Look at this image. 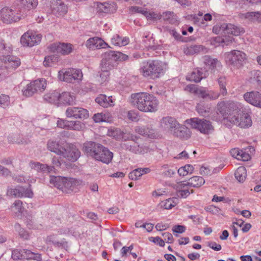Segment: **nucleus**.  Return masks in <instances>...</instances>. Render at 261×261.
<instances>
[{"mask_svg": "<svg viewBox=\"0 0 261 261\" xmlns=\"http://www.w3.org/2000/svg\"><path fill=\"white\" fill-rule=\"evenodd\" d=\"M203 60L204 64L211 70V72H215L222 69L221 63L217 59L205 56L204 57Z\"/></svg>", "mask_w": 261, "mask_h": 261, "instance_id": "22", "label": "nucleus"}, {"mask_svg": "<svg viewBox=\"0 0 261 261\" xmlns=\"http://www.w3.org/2000/svg\"><path fill=\"white\" fill-rule=\"evenodd\" d=\"M7 194L10 196L15 198L28 197L32 198L34 193L29 184V187L25 188L22 186H17L15 188H11L7 190Z\"/></svg>", "mask_w": 261, "mask_h": 261, "instance_id": "11", "label": "nucleus"}, {"mask_svg": "<svg viewBox=\"0 0 261 261\" xmlns=\"http://www.w3.org/2000/svg\"><path fill=\"white\" fill-rule=\"evenodd\" d=\"M246 168L243 166L238 167L234 173L236 178L239 182H243L246 179Z\"/></svg>", "mask_w": 261, "mask_h": 261, "instance_id": "44", "label": "nucleus"}, {"mask_svg": "<svg viewBox=\"0 0 261 261\" xmlns=\"http://www.w3.org/2000/svg\"><path fill=\"white\" fill-rule=\"evenodd\" d=\"M163 17L164 20L167 21L171 24H175L177 21L176 15L172 12L167 11L163 13L161 18Z\"/></svg>", "mask_w": 261, "mask_h": 261, "instance_id": "45", "label": "nucleus"}, {"mask_svg": "<svg viewBox=\"0 0 261 261\" xmlns=\"http://www.w3.org/2000/svg\"><path fill=\"white\" fill-rule=\"evenodd\" d=\"M135 130L136 133L142 136H147L149 138L153 137V135L151 132L153 130L148 127H146L145 126H137L135 127Z\"/></svg>", "mask_w": 261, "mask_h": 261, "instance_id": "47", "label": "nucleus"}, {"mask_svg": "<svg viewBox=\"0 0 261 261\" xmlns=\"http://www.w3.org/2000/svg\"><path fill=\"white\" fill-rule=\"evenodd\" d=\"M202 46L200 45H191L187 48L186 53L187 54L193 55L199 52Z\"/></svg>", "mask_w": 261, "mask_h": 261, "instance_id": "54", "label": "nucleus"}, {"mask_svg": "<svg viewBox=\"0 0 261 261\" xmlns=\"http://www.w3.org/2000/svg\"><path fill=\"white\" fill-rule=\"evenodd\" d=\"M250 158L251 157L249 153H246L243 150H240V155L238 160H242L243 161H247L249 160Z\"/></svg>", "mask_w": 261, "mask_h": 261, "instance_id": "63", "label": "nucleus"}, {"mask_svg": "<svg viewBox=\"0 0 261 261\" xmlns=\"http://www.w3.org/2000/svg\"><path fill=\"white\" fill-rule=\"evenodd\" d=\"M75 98L73 95H71L69 92H65L60 94L59 100L64 104L69 105L74 103Z\"/></svg>", "mask_w": 261, "mask_h": 261, "instance_id": "38", "label": "nucleus"}, {"mask_svg": "<svg viewBox=\"0 0 261 261\" xmlns=\"http://www.w3.org/2000/svg\"><path fill=\"white\" fill-rule=\"evenodd\" d=\"M251 74V80L252 81L257 82L258 84L261 83V71L253 70Z\"/></svg>", "mask_w": 261, "mask_h": 261, "instance_id": "55", "label": "nucleus"}, {"mask_svg": "<svg viewBox=\"0 0 261 261\" xmlns=\"http://www.w3.org/2000/svg\"><path fill=\"white\" fill-rule=\"evenodd\" d=\"M61 72L63 73L62 80L67 83H72L75 81L79 82L83 77L81 70L77 69L69 68L64 72L61 71L59 72L60 76Z\"/></svg>", "mask_w": 261, "mask_h": 261, "instance_id": "14", "label": "nucleus"}, {"mask_svg": "<svg viewBox=\"0 0 261 261\" xmlns=\"http://www.w3.org/2000/svg\"><path fill=\"white\" fill-rule=\"evenodd\" d=\"M207 246L215 251H220L222 248L221 245L212 241L207 242Z\"/></svg>", "mask_w": 261, "mask_h": 261, "instance_id": "64", "label": "nucleus"}, {"mask_svg": "<svg viewBox=\"0 0 261 261\" xmlns=\"http://www.w3.org/2000/svg\"><path fill=\"white\" fill-rule=\"evenodd\" d=\"M24 210V208L22 206V202L20 200H16L11 206V211L15 214L16 217L20 218H21Z\"/></svg>", "mask_w": 261, "mask_h": 261, "instance_id": "33", "label": "nucleus"}, {"mask_svg": "<svg viewBox=\"0 0 261 261\" xmlns=\"http://www.w3.org/2000/svg\"><path fill=\"white\" fill-rule=\"evenodd\" d=\"M86 45L90 49L105 48L108 46V44L98 37L89 38L86 43Z\"/></svg>", "mask_w": 261, "mask_h": 261, "instance_id": "23", "label": "nucleus"}, {"mask_svg": "<svg viewBox=\"0 0 261 261\" xmlns=\"http://www.w3.org/2000/svg\"><path fill=\"white\" fill-rule=\"evenodd\" d=\"M100 144L94 142H88L84 144L83 150L88 155L94 158Z\"/></svg>", "mask_w": 261, "mask_h": 261, "instance_id": "29", "label": "nucleus"}, {"mask_svg": "<svg viewBox=\"0 0 261 261\" xmlns=\"http://www.w3.org/2000/svg\"><path fill=\"white\" fill-rule=\"evenodd\" d=\"M111 42L116 46H125L128 44L129 39L127 37L122 38L118 35H115L111 38Z\"/></svg>", "mask_w": 261, "mask_h": 261, "instance_id": "39", "label": "nucleus"}, {"mask_svg": "<svg viewBox=\"0 0 261 261\" xmlns=\"http://www.w3.org/2000/svg\"><path fill=\"white\" fill-rule=\"evenodd\" d=\"M47 148L48 150L61 156L62 154H63V152H64V149L65 148L63 147L59 142L50 139L48 141Z\"/></svg>", "mask_w": 261, "mask_h": 261, "instance_id": "28", "label": "nucleus"}, {"mask_svg": "<svg viewBox=\"0 0 261 261\" xmlns=\"http://www.w3.org/2000/svg\"><path fill=\"white\" fill-rule=\"evenodd\" d=\"M128 56L119 51L109 50L102 55L101 70H111L116 66V62L127 60Z\"/></svg>", "mask_w": 261, "mask_h": 261, "instance_id": "3", "label": "nucleus"}, {"mask_svg": "<svg viewBox=\"0 0 261 261\" xmlns=\"http://www.w3.org/2000/svg\"><path fill=\"white\" fill-rule=\"evenodd\" d=\"M21 4L27 9L30 10L35 8L38 5L37 0H19Z\"/></svg>", "mask_w": 261, "mask_h": 261, "instance_id": "52", "label": "nucleus"}, {"mask_svg": "<svg viewBox=\"0 0 261 261\" xmlns=\"http://www.w3.org/2000/svg\"><path fill=\"white\" fill-rule=\"evenodd\" d=\"M23 253V259H34L36 260H40L41 259L40 254L35 253L29 250L22 249Z\"/></svg>", "mask_w": 261, "mask_h": 261, "instance_id": "46", "label": "nucleus"}, {"mask_svg": "<svg viewBox=\"0 0 261 261\" xmlns=\"http://www.w3.org/2000/svg\"><path fill=\"white\" fill-rule=\"evenodd\" d=\"M14 228L15 231L18 232L19 236L21 238L24 240H29L30 239L29 233L24 230V229L21 228L19 224L16 223L14 225Z\"/></svg>", "mask_w": 261, "mask_h": 261, "instance_id": "49", "label": "nucleus"}, {"mask_svg": "<svg viewBox=\"0 0 261 261\" xmlns=\"http://www.w3.org/2000/svg\"><path fill=\"white\" fill-rule=\"evenodd\" d=\"M45 241L47 244H53L54 245L62 247L66 249L68 248V243L65 239L59 240L57 234H53L48 236L45 239Z\"/></svg>", "mask_w": 261, "mask_h": 261, "instance_id": "26", "label": "nucleus"}, {"mask_svg": "<svg viewBox=\"0 0 261 261\" xmlns=\"http://www.w3.org/2000/svg\"><path fill=\"white\" fill-rule=\"evenodd\" d=\"M70 121L60 119L57 121V126L62 128H67L68 125H69Z\"/></svg>", "mask_w": 261, "mask_h": 261, "instance_id": "62", "label": "nucleus"}, {"mask_svg": "<svg viewBox=\"0 0 261 261\" xmlns=\"http://www.w3.org/2000/svg\"><path fill=\"white\" fill-rule=\"evenodd\" d=\"M259 12H247L245 13H240L239 14V17L244 20L246 21H257L258 17H259Z\"/></svg>", "mask_w": 261, "mask_h": 261, "instance_id": "37", "label": "nucleus"}, {"mask_svg": "<svg viewBox=\"0 0 261 261\" xmlns=\"http://www.w3.org/2000/svg\"><path fill=\"white\" fill-rule=\"evenodd\" d=\"M95 101L104 108H107L109 106L113 105L112 97H107L106 95L103 94H101L97 97L95 99Z\"/></svg>", "mask_w": 261, "mask_h": 261, "instance_id": "34", "label": "nucleus"}, {"mask_svg": "<svg viewBox=\"0 0 261 261\" xmlns=\"http://www.w3.org/2000/svg\"><path fill=\"white\" fill-rule=\"evenodd\" d=\"M128 118L133 121H136L139 120L138 113L135 111H129L127 113Z\"/></svg>", "mask_w": 261, "mask_h": 261, "instance_id": "61", "label": "nucleus"}, {"mask_svg": "<svg viewBox=\"0 0 261 261\" xmlns=\"http://www.w3.org/2000/svg\"><path fill=\"white\" fill-rule=\"evenodd\" d=\"M175 206V204L172 199H166L165 201L162 202V206L165 209L170 210Z\"/></svg>", "mask_w": 261, "mask_h": 261, "instance_id": "59", "label": "nucleus"}, {"mask_svg": "<svg viewBox=\"0 0 261 261\" xmlns=\"http://www.w3.org/2000/svg\"><path fill=\"white\" fill-rule=\"evenodd\" d=\"M217 113L221 115L222 119L241 128H247L252 125L250 109L239 102L221 101L217 104Z\"/></svg>", "mask_w": 261, "mask_h": 261, "instance_id": "1", "label": "nucleus"}, {"mask_svg": "<svg viewBox=\"0 0 261 261\" xmlns=\"http://www.w3.org/2000/svg\"><path fill=\"white\" fill-rule=\"evenodd\" d=\"M120 145L123 149L135 154H143L150 151L149 146L147 144H139L137 141L122 142Z\"/></svg>", "mask_w": 261, "mask_h": 261, "instance_id": "10", "label": "nucleus"}, {"mask_svg": "<svg viewBox=\"0 0 261 261\" xmlns=\"http://www.w3.org/2000/svg\"><path fill=\"white\" fill-rule=\"evenodd\" d=\"M9 97L6 95L0 96V107L5 108L9 105Z\"/></svg>", "mask_w": 261, "mask_h": 261, "instance_id": "57", "label": "nucleus"}, {"mask_svg": "<svg viewBox=\"0 0 261 261\" xmlns=\"http://www.w3.org/2000/svg\"><path fill=\"white\" fill-rule=\"evenodd\" d=\"M141 70L143 76H149L152 79L159 78L164 74L163 64L159 61L143 62Z\"/></svg>", "mask_w": 261, "mask_h": 261, "instance_id": "5", "label": "nucleus"}, {"mask_svg": "<svg viewBox=\"0 0 261 261\" xmlns=\"http://www.w3.org/2000/svg\"><path fill=\"white\" fill-rule=\"evenodd\" d=\"M172 136L181 139H188L191 137V132L185 125L178 123V126L176 127Z\"/></svg>", "mask_w": 261, "mask_h": 261, "instance_id": "25", "label": "nucleus"}, {"mask_svg": "<svg viewBox=\"0 0 261 261\" xmlns=\"http://www.w3.org/2000/svg\"><path fill=\"white\" fill-rule=\"evenodd\" d=\"M54 170L55 168L54 166H50L47 164H42L40 172L43 173H49L54 171Z\"/></svg>", "mask_w": 261, "mask_h": 261, "instance_id": "58", "label": "nucleus"}, {"mask_svg": "<svg viewBox=\"0 0 261 261\" xmlns=\"http://www.w3.org/2000/svg\"><path fill=\"white\" fill-rule=\"evenodd\" d=\"M98 10L103 13H113L116 10V5L114 3H97Z\"/></svg>", "mask_w": 261, "mask_h": 261, "instance_id": "30", "label": "nucleus"}, {"mask_svg": "<svg viewBox=\"0 0 261 261\" xmlns=\"http://www.w3.org/2000/svg\"><path fill=\"white\" fill-rule=\"evenodd\" d=\"M22 249H15L12 252V257L14 260L23 259Z\"/></svg>", "mask_w": 261, "mask_h": 261, "instance_id": "56", "label": "nucleus"}, {"mask_svg": "<svg viewBox=\"0 0 261 261\" xmlns=\"http://www.w3.org/2000/svg\"><path fill=\"white\" fill-rule=\"evenodd\" d=\"M225 60L231 69H239L244 66L247 57L244 52L233 50L225 54Z\"/></svg>", "mask_w": 261, "mask_h": 261, "instance_id": "6", "label": "nucleus"}, {"mask_svg": "<svg viewBox=\"0 0 261 261\" xmlns=\"http://www.w3.org/2000/svg\"><path fill=\"white\" fill-rule=\"evenodd\" d=\"M178 121L172 117L166 116L163 117L160 120V127L169 134L172 135L173 132L178 126Z\"/></svg>", "mask_w": 261, "mask_h": 261, "instance_id": "15", "label": "nucleus"}, {"mask_svg": "<svg viewBox=\"0 0 261 261\" xmlns=\"http://www.w3.org/2000/svg\"><path fill=\"white\" fill-rule=\"evenodd\" d=\"M59 97L60 93L56 91H54L45 94L44 99L48 102L54 103L59 100Z\"/></svg>", "mask_w": 261, "mask_h": 261, "instance_id": "43", "label": "nucleus"}, {"mask_svg": "<svg viewBox=\"0 0 261 261\" xmlns=\"http://www.w3.org/2000/svg\"><path fill=\"white\" fill-rule=\"evenodd\" d=\"M46 81L44 79H39L31 82L22 90L23 95L29 97L35 93L43 92L46 87Z\"/></svg>", "mask_w": 261, "mask_h": 261, "instance_id": "8", "label": "nucleus"}, {"mask_svg": "<svg viewBox=\"0 0 261 261\" xmlns=\"http://www.w3.org/2000/svg\"><path fill=\"white\" fill-rule=\"evenodd\" d=\"M64 180H66V177L51 176H50L49 182L50 184L62 191L64 185Z\"/></svg>", "mask_w": 261, "mask_h": 261, "instance_id": "36", "label": "nucleus"}, {"mask_svg": "<svg viewBox=\"0 0 261 261\" xmlns=\"http://www.w3.org/2000/svg\"><path fill=\"white\" fill-rule=\"evenodd\" d=\"M206 73H203L200 69H194L191 73L186 76L188 81L194 82L196 83L200 82L201 79L206 76Z\"/></svg>", "mask_w": 261, "mask_h": 261, "instance_id": "31", "label": "nucleus"}, {"mask_svg": "<svg viewBox=\"0 0 261 261\" xmlns=\"http://www.w3.org/2000/svg\"><path fill=\"white\" fill-rule=\"evenodd\" d=\"M12 49L10 47H6L4 41L0 38V59L5 63V67L9 69H15L20 65V59L9 55Z\"/></svg>", "mask_w": 261, "mask_h": 261, "instance_id": "4", "label": "nucleus"}, {"mask_svg": "<svg viewBox=\"0 0 261 261\" xmlns=\"http://www.w3.org/2000/svg\"><path fill=\"white\" fill-rule=\"evenodd\" d=\"M150 172L149 168H139L134 170L129 173V178L134 180H138L142 175Z\"/></svg>", "mask_w": 261, "mask_h": 261, "instance_id": "32", "label": "nucleus"}, {"mask_svg": "<svg viewBox=\"0 0 261 261\" xmlns=\"http://www.w3.org/2000/svg\"><path fill=\"white\" fill-rule=\"evenodd\" d=\"M204 179L201 176H194L189 179L186 183L189 186L193 187H199L204 184Z\"/></svg>", "mask_w": 261, "mask_h": 261, "instance_id": "41", "label": "nucleus"}, {"mask_svg": "<svg viewBox=\"0 0 261 261\" xmlns=\"http://www.w3.org/2000/svg\"><path fill=\"white\" fill-rule=\"evenodd\" d=\"M110 136L116 138L118 140H121L124 142H127V141H137L139 137L130 133H124L119 129H116L113 131L109 132Z\"/></svg>", "mask_w": 261, "mask_h": 261, "instance_id": "19", "label": "nucleus"}, {"mask_svg": "<svg viewBox=\"0 0 261 261\" xmlns=\"http://www.w3.org/2000/svg\"><path fill=\"white\" fill-rule=\"evenodd\" d=\"M49 49L53 53L66 55L72 52L73 46L70 43H55L49 46Z\"/></svg>", "mask_w": 261, "mask_h": 261, "instance_id": "17", "label": "nucleus"}, {"mask_svg": "<svg viewBox=\"0 0 261 261\" xmlns=\"http://www.w3.org/2000/svg\"><path fill=\"white\" fill-rule=\"evenodd\" d=\"M218 82L220 86L221 93L223 96L226 95L227 93V89L226 88V77L224 76H220L218 80Z\"/></svg>", "mask_w": 261, "mask_h": 261, "instance_id": "51", "label": "nucleus"}, {"mask_svg": "<svg viewBox=\"0 0 261 261\" xmlns=\"http://www.w3.org/2000/svg\"><path fill=\"white\" fill-rule=\"evenodd\" d=\"M93 119L96 123H100L102 122H110L112 121V117L110 113H97L93 116Z\"/></svg>", "mask_w": 261, "mask_h": 261, "instance_id": "35", "label": "nucleus"}, {"mask_svg": "<svg viewBox=\"0 0 261 261\" xmlns=\"http://www.w3.org/2000/svg\"><path fill=\"white\" fill-rule=\"evenodd\" d=\"M82 184V180L66 177V180H64L62 191L66 193H70L73 191L76 192L77 187L81 185Z\"/></svg>", "mask_w": 261, "mask_h": 261, "instance_id": "21", "label": "nucleus"}, {"mask_svg": "<svg viewBox=\"0 0 261 261\" xmlns=\"http://www.w3.org/2000/svg\"><path fill=\"white\" fill-rule=\"evenodd\" d=\"M189 186L184 182H181L179 184L180 189L177 191V195L180 198H186L190 193L188 187Z\"/></svg>", "mask_w": 261, "mask_h": 261, "instance_id": "42", "label": "nucleus"}, {"mask_svg": "<svg viewBox=\"0 0 261 261\" xmlns=\"http://www.w3.org/2000/svg\"><path fill=\"white\" fill-rule=\"evenodd\" d=\"M113 157V153L100 144L94 158L97 161L108 164L111 162Z\"/></svg>", "mask_w": 261, "mask_h": 261, "instance_id": "16", "label": "nucleus"}, {"mask_svg": "<svg viewBox=\"0 0 261 261\" xmlns=\"http://www.w3.org/2000/svg\"><path fill=\"white\" fill-rule=\"evenodd\" d=\"M21 15L13 7H5L0 10V20L7 24L18 21Z\"/></svg>", "mask_w": 261, "mask_h": 261, "instance_id": "9", "label": "nucleus"}, {"mask_svg": "<svg viewBox=\"0 0 261 261\" xmlns=\"http://www.w3.org/2000/svg\"><path fill=\"white\" fill-rule=\"evenodd\" d=\"M41 163L37 162H34L33 161H31L30 162L29 165V167L32 169H34L37 172H40L41 167Z\"/></svg>", "mask_w": 261, "mask_h": 261, "instance_id": "60", "label": "nucleus"}, {"mask_svg": "<svg viewBox=\"0 0 261 261\" xmlns=\"http://www.w3.org/2000/svg\"><path fill=\"white\" fill-rule=\"evenodd\" d=\"M130 102L143 112H155L158 110L159 106V101L155 96L145 92L132 94Z\"/></svg>", "mask_w": 261, "mask_h": 261, "instance_id": "2", "label": "nucleus"}, {"mask_svg": "<svg viewBox=\"0 0 261 261\" xmlns=\"http://www.w3.org/2000/svg\"><path fill=\"white\" fill-rule=\"evenodd\" d=\"M65 115L68 118L79 119H86L89 116V111L82 107H68L65 112Z\"/></svg>", "mask_w": 261, "mask_h": 261, "instance_id": "13", "label": "nucleus"}, {"mask_svg": "<svg viewBox=\"0 0 261 261\" xmlns=\"http://www.w3.org/2000/svg\"><path fill=\"white\" fill-rule=\"evenodd\" d=\"M64 151V152L61 156L71 162L76 161L80 156V151L72 144L69 145L66 148H65Z\"/></svg>", "mask_w": 261, "mask_h": 261, "instance_id": "20", "label": "nucleus"}, {"mask_svg": "<svg viewBox=\"0 0 261 261\" xmlns=\"http://www.w3.org/2000/svg\"><path fill=\"white\" fill-rule=\"evenodd\" d=\"M196 111L200 115L206 117L208 116L211 111V108L200 103L197 104L196 106Z\"/></svg>", "mask_w": 261, "mask_h": 261, "instance_id": "48", "label": "nucleus"}, {"mask_svg": "<svg viewBox=\"0 0 261 261\" xmlns=\"http://www.w3.org/2000/svg\"><path fill=\"white\" fill-rule=\"evenodd\" d=\"M86 128L85 123L80 121H70L69 125H68V129L73 130L82 131Z\"/></svg>", "mask_w": 261, "mask_h": 261, "instance_id": "40", "label": "nucleus"}, {"mask_svg": "<svg viewBox=\"0 0 261 261\" xmlns=\"http://www.w3.org/2000/svg\"><path fill=\"white\" fill-rule=\"evenodd\" d=\"M194 170L193 167L189 164H187L185 166L180 167L178 170V173L180 176H186L189 173H192Z\"/></svg>", "mask_w": 261, "mask_h": 261, "instance_id": "50", "label": "nucleus"}, {"mask_svg": "<svg viewBox=\"0 0 261 261\" xmlns=\"http://www.w3.org/2000/svg\"><path fill=\"white\" fill-rule=\"evenodd\" d=\"M244 100L248 103L261 109V93L257 91H252L244 93Z\"/></svg>", "mask_w": 261, "mask_h": 261, "instance_id": "18", "label": "nucleus"}, {"mask_svg": "<svg viewBox=\"0 0 261 261\" xmlns=\"http://www.w3.org/2000/svg\"><path fill=\"white\" fill-rule=\"evenodd\" d=\"M143 15L148 20H155L161 18V14L154 12L147 11V10H145V12H143Z\"/></svg>", "mask_w": 261, "mask_h": 261, "instance_id": "53", "label": "nucleus"}, {"mask_svg": "<svg viewBox=\"0 0 261 261\" xmlns=\"http://www.w3.org/2000/svg\"><path fill=\"white\" fill-rule=\"evenodd\" d=\"M42 36L32 31L25 33L20 38V42L24 46L32 47L37 45L41 41Z\"/></svg>", "mask_w": 261, "mask_h": 261, "instance_id": "12", "label": "nucleus"}, {"mask_svg": "<svg viewBox=\"0 0 261 261\" xmlns=\"http://www.w3.org/2000/svg\"><path fill=\"white\" fill-rule=\"evenodd\" d=\"M52 12L57 16H62L67 12V6L61 1L56 0L51 6Z\"/></svg>", "mask_w": 261, "mask_h": 261, "instance_id": "24", "label": "nucleus"}, {"mask_svg": "<svg viewBox=\"0 0 261 261\" xmlns=\"http://www.w3.org/2000/svg\"><path fill=\"white\" fill-rule=\"evenodd\" d=\"M221 28L224 31L225 34H231L234 36H239L244 32L243 28L231 23L223 24Z\"/></svg>", "mask_w": 261, "mask_h": 261, "instance_id": "27", "label": "nucleus"}, {"mask_svg": "<svg viewBox=\"0 0 261 261\" xmlns=\"http://www.w3.org/2000/svg\"><path fill=\"white\" fill-rule=\"evenodd\" d=\"M185 122L189 124L192 128L195 129L203 134H208L214 130L212 123L204 119L195 117L187 119Z\"/></svg>", "mask_w": 261, "mask_h": 261, "instance_id": "7", "label": "nucleus"}]
</instances>
